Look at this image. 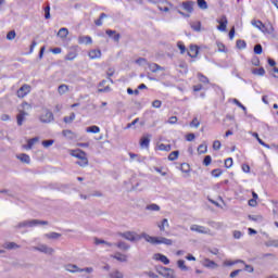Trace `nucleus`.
Instances as JSON below:
<instances>
[{
    "label": "nucleus",
    "mask_w": 278,
    "mask_h": 278,
    "mask_svg": "<svg viewBox=\"0 0 278 278\" xmlns=\"http://www.w3.org/2000/svg\"><path fill=\"white\" fill-rule=\"evenodd\" d=\"M141 238H143V240L150 244H165L166 247H173V241L165 237H152L147 235V232H142Z\"/></svg>",
    "instance_id": "nucleus-1"
},
{
    "label": "nucleus",
    "mask_w": 278,
    "mask_h": 278,
    "mask_svg": "<svg viewBox=\"0 0 278 278\" xmlns=\"http://www.w3.org/2000/svg\"><path fill=\"white\" fill-rule=\"evenodd\" d=\"M33 250L38 251L39 253H45V255H53L55 253V250L47 244L33 247Z\"/></svg>",
    "instance_id": "nucleus-9"
},
{
    "label": "nucleus",
    "mask_w": 278,
    "mask_h": 278,
    "mask_svg": "<svg viewBox=\"0 0 278 278\" xmlns=\"http://www.w3.org/2000/svg\"><path fill=\"white\" fill-rule=\"evenodd\" d=\"M198 8H200V10H207V1L205 0H198Z\"/></svg>",
    "instance_id": "nucleus-42"
},
{
    "label": "nucleus",
    "mask_w": 278,
    "mask_h": 278,
    "mask_svg": "<svg viewBox=\"0 0 278 278\" xmlns=\"http://www.w3.org/2000/svg\"><path fill=\"white\" fill-rule=\"evenodd\" d=\"M156 271L159 275L165 278H175V269L164 267V266H159L156 267Z\"/></svg>",
    "instance_id": "nucleus-6"
},
{
    "label": "nucleus",
    "mask_w": 278,
    "mask_h": 278,
    "mask_svg": "<svg viewBox=\"0 0 278 278\" xmlns=\"http://www.w3.org/2000/svg\"><path fill=\"white\" fill-rule=\"evenodd\" d=\"M112 257L114 260H117V262H127V255H125L121 252L115 253V255H112Z\"/></svg>",
    "instance_id": "nucleus-26"
},
{
    "label": "nucleus",
    "mask_w": 278,
    "mask_h": 278,
    "mask_svg": "<svg viewBox=\"0 0 278 278\" xmlns=\"http://www.w3.org/2000/svg\"><path fill=\"white\" fill-rule=\"evenodd\" d=\"M64 123H66L67 125H71V123H73V121H75V113H71L70 116H65L63 118Z\"/></svg>",
    "instance_id": "nucleus-43"
},
{
    "label": "nucleus",
    "mask_w": 278,
    "mask_h": 278,
    "mask_svg": "<svg viewBox=\"0 0 278 278\" xmlns=\"http://www.w3.org/2000/svg\"><path fill=\"white\" fill-rule=\"evenodd\" d=\"M38 225H49V222L40 220V219H28V220L20 222L15 226V229H25V227H38Z\"/></svg>",
    "instance_id": "nucleus-4"
},
{
    "label": "nucleus",
    "mask_w": 278,
    "mask_h": 278,
    "mask_svg": "<svg viewBox=\"0 0 278 278\" xmlns=\"http://www.w3.org/2000/svg\"><path fill=\"white\" fill-rule=\"evenodd\" d=\"M170 149H172L170 144L161 143L159 146V151H166V152H168V151H170Z\"/></svg>",
    "instance_id": "nucleus-48"
},
{
    "label": "nucleus",
    "mask_w": 278,
    "mask_h": 278,
    "mask_svg": "<svg viewBox=\"0 0 278 278\" xmlns=\"http://www.w3.org/2000/svg\"><path fill=\"white\" fill-rule=\"evenodd\" d=\"M148 68L151 71V73H157V71H164V67L160 66L156 63H148Z\"/></svg>",
    "instance_id": "nucleus-20"
},
{
    "label": "nucleus",
    "mask_w": 278,
    "mask_h": 278,
    "mask_svg": "<svg viewBox=\"0 0 278 278\" xmlns=\"http://www.w3.org/2000/svg\"><path fill=\"white\" fill-rule=\"evenodd\" d=\"M62 135L67 138L68 140H73V138H75V132H73L72 130H63Z\"/></svg>",
    "instance_id": "nucleus-34"
},
{
    "label": "nucleus",
    "mask_w": 278,
    "mask_h": 278,
    "mask_svg": "<svg viewBox=\"0 0 278 278\" xmlns=\"http://www.w3.org/2000/svg\"><path fill=\"white\" fill-rule=\"evenodd\" d=\"M199 81L202 84H210V79H207L203 74L199 73L198 74Z\"/></svg>",
    "instance_id": "nucleus-52"
},
{
    "label": "nucleus",
    "mask_w": 278,
    "mask_h": 278,
    "mask_svg": "<svg viewBox=\"0 0 278 278\" xmlns=\"http://www.w3.org/2000/svg\"><path fill=\"white\" fill-rule=\"evenodd\" d=\"M225 166H226V168H231V166H233V159H231V157L226 159Z\"/></svg>",
    "instance_id": "nucleus-56"
},
{
    "label": "nucleus",
    "mask_w": 278,
    "mask_h": 278,
    "mask_svg": "<svg viewBox=\"0 0 278 278\" xmlns=\"http://www.w3.org/2000/svg\"><path fill=\"white\" fill-rule=\"evenodd\" d=\"M188 55H189V58H197V55H199V47L190 46Z\"/></svg>",
    "instance_id": "nucleus-22"
},
{
    "label": "nucleus",
    "mask_w": 278,
    "mask_h": 278,
    "mask_svg": "<svg viewBox=\"0 0 278 278\" xmlns=\"http://www.w3.org/2000/svg\"><path fill=\"white\" fill-rule=\"evenodd\" d=\"M39 141H40L39 137H34L31 139H28L27 144L23 146V149H25L26 151H30V149L34 148V144H36Z\"/></svg>",
    "instance_id": "nucleus-14"
},
{
    "label": "nucleus",
    "mask_w": 278,
    "mask_h": 278,
    "mask_svg": "<svg viewBox=\"0 0 278 278\" xmlns=\"http://www.w3.org/2000/svg\"><path fill=\"white\" fill-rule=\"evenodd\" d=\"M90 60H99L101 58V50H91L89 51Z\"/></svg>",
    "instance_id": "nucleus-23"
},
{
    "label": "nucleus",
    "mask_w": 278,
    "mask_h": 278,
    "mask_svg": "<svg viewBox=\"0 0 278 278\" xmlns=\"http://www.w3.org/2000/svg\"><path fill=\"white\" fill-rule=\"evenodd\" d=\"M177 266L179 269H181L185 273L189 270L188 266H186V261H184V260H179L177 262Z\"/></svg>",
    "instance_id": "nucleus-36"
},
{
    "label": "nucleus",
    "mask_w": 278,
    "mask_h": 278,
    "mask_svg": "<svg viewBox=\"0 0 278 278\" xmlns=\"http://www.w3.org/2000/svg\"><path fill=\"white\" fill-rule=\"evenodd\" d=\"M146 210H148L149 212H160L161 207L160 205L152 203L146 206Z\"/></svg>",
    "instance_id": "nucleus-33"
},
{
    "label": "nucleus",
    "mask_w": 278,
    "mask_h": 278,
    "mask_svg": "<svg viewBox=\"0 0 278 278\" xmlns=\"http://www.w3.org/2000/svg\"><path fill=\"white\" fill-rule=\"evenodd\" d=\"M75 58H77V52L76 51H70L66 56L65 60L73 62V60H75Z\"/></svg>",
    "instance_id": "nucleus-39"
},
{
    "label": "nucleus",
    "mask_w": 278,
    "mask_h": 278,
    "mask_svg": "<svg viewBox=\"0 0 278 278\" xmlns=\"http://www.w3.org/2000/svg\"><path fill=\"white\" fill-rule=\"evenodd\" d=\"M155 260H159V262H162L163 264H165V266H168V264H170V260H168V257L164 254H155Z\"/></svg>",
    "instance_id": "nucleus-19"
},
{
    "label": "nucleus",
    "mask_w": 278,
    "mask_h": 278,
    "mask_svg": "<svg viewBox=\"0 0 278 278\" xmlns=\"http://www.w3.org/2000/svg\"><path fill=\"white\" fill-rule=\"evenodd\" d=\"M150 142H151V135L143 136L140 139V147H142V149H149Z\"/></svg>",
    "instance_id": "nucleus-17"
},
{
    "label": "nucleus",
    "mask_w": 278,
    "mask_h": 278,
    "mask_svg": "<svg viewBox=\"0 0 278 278\" xmlns=\"http://www.w3.org/2000/svg\"><path fill=\"white\" fill-rule=\"evenodd\" d=\"M152 108H156V109L162 108V101H160V100H154V101L152 102Z\"/></svg>",
    "instance_id": "nucleus-61"
},
{
    "label": "nucleus",
    "mask_w": 278,
    "mask_h": 278,
    "mask_svg": "<svg viewBox=\"0 0 278 278\" xmlns=\"http://www.w3.org/2000/svg\"><path fill=\"white\" fill-rule=\"evenodd\" d=\"M103 18H108V14H105V13H101L100 14V17L98 18V20H96V25L98 26V27H101V25H103Z\"/></svg>",
    "instance_id": "nucleus-38"
},
{
    "label": "nucleus",
    "mask_w": 278,
    "mask_h": 278,
    "mask_svg": "<svg viewBox=\"0 0 278 278\" xmlns=\"http://www.w3.org/2000/svg\"><path fill=\"white\" fill-rule=\"evenodd\" d=\"M213 149H214V151H219V149H220V142H219L218 140H215V141L213 142Z\"/></svg>",
    "instance_id": "nucleus-60"
},
{
    "label": "nucleus",
    "mask_w": 278,
    "mask_h": 278,
    "mask_svg": "<svg viewBox=\"0 0 278 278\" xmlns=\"http://www.w3.org/2000/svg\"><path fill=\"white\" fill-rule=\"evenodd\" d=\"M78 45H92V37L90 36H79Z\"/></svg>",
    "instance_id": "nucleus-18"
},
{
    "label": "nucleus",
    "mask_w": 278,
    "mask_h": 278,
    "mask_svg": "<svg viewBox=\"0 0 278 278\" xmlns=\"http://www.w3.org/2000/svg\"><path fill=\"white\" fill-rule=\"evenodd\" d=\"M253 137L256 138L257 142L262 144V147H265V149H273L275 148L274 146H269L266 142H264V140L260 139V135L257 132H253Z\"/></svg>",
    "instance_id": "nucleus-21"
},
{
    "label": "nucleus",
    "mask_w": 278,
    "mask_h": 278,
    "mask_svg": "<svg viewBox=\"0 0 278 278\" xmlns=\"http://www.w3.org/2000/svg\"><path fill=\"white\" fill-rule=\"evenodd\" d=\"M179 157V151H173L168 155L169 162H175Z\"/></svg>",
    "instance_id": "nucleus-40"
},
{
    "label": "nucleus",
    "mask_w": 278,
    "mask_h": 278,
    "mask_svg": "<svg viewBox=\"0 0 278 278\" xmlns=\"http://www.w3.org/2000/svg\"><path fill=\"white\" fill-rule=\"evenodd\" d=\"M252 64H253V66H260V58L254 56V58L252 59Z\"/></svg>",
    "instance_id": "nucleus-62"
},
{
    "label": "nucleus",
    "mask_w": 278,
    "mask_h": 278,
    "mask_svg": "<svg viewBox=\"0 0 278 278\" xmlns=\"http://www.w3.org/2000/svg\"><path fill=\"white\" fill-rule=\"evenodd\" d=\"M87 134H99L101 131V128L99 126H90L86 128Z\"/></svg>",
    "instance_id": "nucleus-35"
},
{
    "label": "nucleus",
    "mask_w": 278,
    "mask_h": 278,
    "mask_svg": "<svg viewBox=\"0 0 278 278\" xmlns=\"http://www.w3.org/2000/svg\"><path fill=\"white\" fill-rule=\"evenodd\" d=\"M219 25L217 26V29L219 31H227V16H223L222 20L218 21Z\"/></svg>",
    "instance_id": "nucleus-16"
},
{
    "label": "nucleus",
    "mask_w": 278,
    "mask_h": 278,
    "mask_svg": "<svg viewBox=\"0 0 278 278\" xmlns=\"http://www.w3.org/2000/svg\"><path fill=\"white\" fill-rule=\"evenodd\" d=\"M267 247H276V248H278V240L270 241L269 243H267Z\"/></svg>",
    "instance_id": "nucleus-64"
},
{
    "label": "nucleus",
    "mask_w": 278,
    "mask_h": 278,
    "mask_svg": "<svg viewBox=\"0 0 278 278\" xmlns=\"http://www.w3.org/2000/svg\"><path fill=\"white\" fill-rule=\"evenodd\" d=\"M177 47L180 50L181 54L186 53V46L181 41L177 42Z\"/></svg>",
    "instance_id": "nucleus-59"
},
{
    "label": "nucleus",
    "mask_w": 278,
    "mask_h": 278,
    "mask_svg": "<svg viewBox=\"0 0 278 278\" xmlns=\"http://www.w3.org/2000/svg\"><path fill=\"white\" fill-rule=\"evenodd\" d=\"M58 36H59V38H62V39L66 38L68 36V28L63 27V28L59 29Z\"/></svg>",
    "instance_id": "nucleus-31"
},
{
    "label": "nucleus",
    "mask_w": 278,
    "mask_h": 278,
    "mask_svg": "<svg viewBox=\"0 0 278 278\" xmlns=\"http://www.w3.org/2000/svg\"><path fill=\"white\" fill-rule=\"evenodd\" d=\"M271 75H273V77H275V79H278V68L277 67L273 68Z\"/></svg>",
    "instance_id": "nucleus-63"
},
{
    "label": "nucleus",
    "mask_w": 278,
    "mask_h": 278,
    "mask_svg": "<svg viewBox=\"0 0 278 278\" xmlns=\"http://www.w3.org/2000/svg\"><path fill=\"white\" fill-rule=\"evenodd\" d=\"M190 26L193 31H201V22H193L190 24Z\"/></svg>",
    "instance_id": "nucleus-41"
},
{
    "label": "nucleus",
    "mask_w": 278,
    "mask_h": 278,
    "mask_svg": "<svg viewBox=\"0 0 278 278\" xmlns=\"http://www.w3.org/2000/svg\"><path fill=\"white\" fill-rule=\"evenodd\" d=\"M199 125H201V122H199V118L194 117L192 122L190 123V127L199 128Z\"/></svg>",
    "instance_id": "nucleus-57"
},
{
    "label": "nucleus",
    "mask_w": 278,
    "mask_h": 278,
    "mask_svg": "<svg viewBox=\"0 0 278 278\" xmlns=\"http://www.w3.org/2000/svg\"><path fill=\"white\" fill-rule=\"evenodd\" d=\"M232 103H235V105H237L238 108H240L241 110H243L244 114H247V106H244L243 104H241L238 99H233Z\"/></svg>",
    "instance_id": "nucleus-50"
},
{
    "label": "nucleus",
    "mask_w": 278,
    "mask_h": 278,
    "mask_svg": "<svg viewBox=\"0 0 278 278\" xmlns=\"http://www.w3.org/2000/svg\"><path fill=\"white\" fill-rule=\"evenodd\" d=\"M237 48L238 49H247V41H244L242 39H238L237 40Z\"/></svg>",
    "instance_id": "nucleus-46"
},
{
    "label": "nucleus",
    "mask_w": 278,
    "mask_h": 278,
    "mask_svg": "<svg viewBox=\"0 0 278 278\" xmlns=\"http://www.w3.org/2000/svg\"><path fill=\"white\" fill-rule=\"evenodd\" d=\"M17 160H21L24 164H29L31 162L29 155L25 153L18 154Z\"/></svg>",
    "instance_id": "nucleus-25"
},
{
    "label": "nucleus",
    "mask_w": 278,
    "mask_h": 278,
    "mask_svg": "<svg viewBox=\"0 0 278 278\" xmlns=\"http://www.w3.org/2000/svg\"><path fill=\"white\" fill-rule=\"evenodd\" d=\"M202 266H204V268H211L212 270H216V268H218V264L210 258H204Z\"/></svg>",
    "instance_id": "nucleus-13"
},
{
    "label": "nucleus",
    "mask_w": 278,
    "mask_h": 278,
    "mask_svg": "<svg viewBox=\"0 0 278 278\" xmlns=\"http://www.w3.org/2000/svg\"><path fill=\"white\" fill-rule=\"evenodd\" d=\"M4 249H8L9 251H12L14 249H21V245L16 244L15 242H7L4 244Z\"/></svg>",
    "instance_id": "nucleus-32"
},
{
    "label": "nucleus",
    "mask_w": 278,
    "mask_h": 278,
    "mask_svg": "<svg viewBox=\"0 0 278 278\" xmlns=\"http://www.w3.org/2000/svg\"><path fill=\"white\" fill-rule=\"evenodd\" d=\"M68 90H71L70 88H68V85H60L59 86V88H58V92H59V94H66V92H68Z\"/></svg>",
    "instance_id": "nucleus-30"
},
{
    "label": "nucleus",
    "mask_w": 278,
    "mask_h": 278,
    "mask_svg": "<svg viewBox=\"0 0 278 278\" xmlns=\"http://www.w3.org/2000/svg\"><path fill=\"white\" fill-rule=\"evenodd\" d=\"M71 155L72 157H77V160H79L76 162L78 166H81L83 168L88 166V156L84 150H72Z\"/></svg>",
    "instance_id": "nucleus-3"
},
{
    "label": "nucleus",
    "mask_w": 278,
    "mask_h": 278,
    "mask_svg": "<svg viewBox=\"0 0 278 278\" xmlns=\"http://www.w3.org/2000/svg\"><path fill=\"white\" fill-rule=\"evenodd\" d=\"M251 25H253V27H256V29H260V31H262L263 34H269V36H271V34H275V27H273V24L266 25L260 20H252Z\"/></svg>",
    "instance_id": "nucleus-2"
},
{
    "label": "nucleus",
    "mask_w": 278,
    "mask_h": 278,
    "mask_svg": "<svg viewBox=\"0 0 278 278\" xmlns=\"http://www.w3.org/2000/svg\"><path fill=\"white\" fill-rule=\"evenodd\" d=\"M31 92V86L24 84L16 92L18 99H25Z\"/></svg>",
    "instance_id": "nucleus-11"
},
{
    "label": "nucleus",
    "mask_w": 278,
    "mask_h": 278,
    "mask_svg": "<svg viewBox=\"0 0 278 278\" xmlns=\"http://www.w3.org/2000/svg\"><path fill=\"white\" fill-rule=\"evenodd\" d=\"M26 116H29V113L25 112L24 110L18 111V114L16 115L18 127H22L23 123H25Z\"/></svg>",
    "instance_id": "nucleus-12"
},
{
    "label": "nucleus",
    "mask_w": 278,
    "mask_h": 278,
    "mask_svg": "<svg viewBox=\"0 0 278 278\" xmlns=\"http://www.w3.org/2000/svg\"><path fill=\"white\" fill-rule=\"evenodd\" d=\"M203 164H204V166H210L212 164V156L206 155L203 160Z\"/></svg>",
    "instance_id": "nucleus-58"
},
{
    "label": "nucleus",
    "mask_w": 278,
    "mask_h": 278,
    "mask_svg": "<svg viewBox=\"0 0 278 278\" xmlns=\"http://www.w3.org/2000/svg\"><path fill=\"white\" fill-rule=\"evenodd\" d=\"M182 8L186 12H189V14H192L194 11V2L193 1H185L182 2Z\"/></svg>",
    "instance_id": "nucleus-15"
},
{
    "label": "nucleus",
    "mask_w": 278,
    "mask_h": 278,
    "mask_svg": "<svg viewBox=\"0 0 278 278\" xmlns=\"http://www.w3.org/2000/svg\"><path fill=\"white\" fill-rule=\"evenodd\" d=\"M211 174H212L213 177H220V176L223 175V170L216 168V169H213V170L211 172Z\"/></svg>",
    "instance_id": "nucleus-55"
},
{
    "label": "nucleus",
    "mask_w": 278,
    "mask_h": 278,
    "mask_svg": "<svg viewBox=\"0 0 278 278\" xmlns=\"http://www.w3.org/2000/svg\"><path fill=\"white\" fill-rule=\"evenodd\" d=\"M135 62H136V64H138L139 66H144V64H149V63L147 62V59H144V58H139V59H137Z\"/></svg>",
    "instance_id": "nucleus-54"
},
{
    "label": "nucleus",
    "mask_w": 278,
    "mask_h": 278,
    "mask_svg": "<svg viewBox=\"0 0 278 278\" xmlns=\"http://www.w3.org/2000/svg\"><path fill=\"white\" fill-rule=\"evenodd\" d=\"M157 227L160 231H166V227H170V225L168 224V219H162L161 224H157Z\"/></svg>",
    "instance_id": "nucleus-28"
},
{
    "label": "nucleus",
    "mask_w": 278,
    "mask_h": 278,
    "mask_svg": "<svg viewBox=\"0 0 278 278\" xmlns=\"http://www.w3.org/2000/svg\"><path fill=\"white\" fill-rule=\"evenodd\" d=\"M252 74L258 75L260 77H264V75H266V70H264V67L253 68Z\"/></svg>",
    "instance_id": "nucleus-29"
},
{
    "label": "nucleus",
    "mask_w": 278,
    "mask_h": 278,
    "mask_svg": "<svg viewBox=\"0 0 278 278\" xmlns=\"http://www.w3.org/2000/svg\"><path fill=\"white\" fill-rule=\"evenodd\" d=\"M111 278H124L123 273H121L119 270H115L113 273L110 274Z\"/></svg>",
    "instance_id": "nucleus-51"
},
{
    "label": "nucleus",
    "mask_w": 278,
    "mask_h": 278,
    "mask_svg": "<svg viewBox=\"0 0 278 278\" xmlns=\"http://www.w3.org/2000/svg\"><path fill=\"white\" fill-rule=\"evenodd\" d=\"M119 236L121 238L128 240V242H136V240H140V238H142V235L138 236L134 231L119 232Z\"/></svg>",
    "instance_id": "nucleus-10"
},
{
    "label": "nucleus",
    "mask_w": 278,
    "mask_h": 278,
    "mask_svg": "<svg viewBox=\"0 0 278 278\" xmlns=\"http://www.w3.org/2000/svg\"><path fill=\"white\" fill-rule=\"evenodd\" d=\"M198 153H199L200 155H202L203 153H207V146H205V144H200V146L198 147Z\"/></svg>",
    "instance_id": "nucleus-47"
},
{
    "label": "nucleus",
    "mask_w": 278,
    "mask_h": 278,
    "mask_svg": "<svg viewBox=\"0 0 278 278\" xmlns=\"http://www.w3.org/2000/svg\"><path fill=\"white\" fill-rule=\"evenodd\" d=\"M94 244L99 245V244H105L106 247H114L113 243H110L103 239H99V238H96L94 239Z\"/></svg>",
    "instance_id": "nucleus-37"
},
{
    "label": "nucleus",
    "mask_w": 278,
    "mask_h": 278,
    "mask_svg": "<svg viewBox=\"0 0 278 278\" xmlns=\"http://www.w3.org/2000/svg\"><path fill=\"white\" fill-rule=\"evenodd\" d=\"M65 270H67V273H92V267H87V268H79L77 265L74 264H67L64 266Z\"/></svg>",
    "instance_id": "nucleus-5"
},
{
    "label": "nucleus",
    "mask_w": 278,
    "mask_h": 278,
    "mask_svg": "<svg viewBox=\"0 0 278 278\" xmlns=\"http://www.w3.org/2000/svg\"><path fill=\"white\" fill-rule=\"evenodd\" d=\"M14 38H16V31L15 30H11L7 34V40H14Z\"/></svg>",
    "instance_id": "nucleus-53"
},
{
    "label": "nucleus",
    "mask_w": 278,
    "mask_h": 278,
    "mask_svg": "<svg viewBox=\"0 0 278 278\" xmlns=\"http://www.w3.org/2000/svg\"><path fill=\"white\" fill-rule=\"evenodd\" d=\"M263 51H264V49L262 48V45L257 43V45L254 46L255 55H262Z\"/></svg>",
    "instance_id": "nucleus-44"
},
{
    "label": "nucleus",
    "mask_w": 278,
    "mask_h": 278,
    "mask_svg": "<svg viewBox=\"0 0 278 278\" xmlns=\"http://www.w3.org/2000/svg\"><path fill=\"white\" fill-rule=\"evenodd\" d=\"M55 142V140L50 139V140H43L41 142L42 147H45V149H49V147H52V144Z\"/></svg>",
    "instance_id": "nucleus-45"
},
{
    "label": "nucleus",
    "mask_w": 278,
    "mask_h": 278,
    "mask_svg": "<svg viewBox=\"0 0 278 278\" xmlns=\"http://www.w3.org/2000/svg\"><path fill=\"white\" fill-rule=\"evenodd\" d=\"M190 231H195V233H202L204 236H212V230L210 228L197 224L190 226Z\"/></svg>",
    "instance_id": "nucleus-8"
},
{
    "label": "nucleus",
    "mask_w": 278,
    "mask_h": 278,
    "mask_svg": "<svg viewBox=\"0 0 278 278\" xmlns=\"http://www.w3.org/2000/svg\"><path fill=\"white\" fill-rule=\"evenodd\" d=\"M45 238H48V240H58V238H62V235L60 232H49L45 235Z\"/></svg>",
    "instance_id": "nucleus-27"
},
{
    "label": "nucleus",
    "mask_w": 278,
    "mask_h": 278,
    "mask_svg": "<svg viewBox=\"0 0 278 278\" xmlns=\"http://www.w3.org/2000/svg\"><path fill=\"white\" fill-rule=\"evenodd\" d=\"M40 123H52L53 121V112H51L49 109H42L41 115L39 116Z\"/></svg>",
    "instance_id": "nucleus-7"
},
{
    "label": "nucleus",
    "mask_w": 278,
    "mask_h": 278,
    "mask_svg": "<svg viewBox=\"0 0 278 278\" xmlns=\"http://www.w3.org/2000/svg\"><path fill=\"white\" fill-rule=\"evenodd\" d=\"M115 247H117V249H121V251H129V249H131V247L127 244L125 241H119L118 243L115 244Z\"/></svg>",
    "instance_id": "nucleus-24"
},
{
    "label": "nucleus",
    "mask_w": 278,
    "mask_h": 278,
    "mask_svg": "<svg viewBox=\"0 0 278 278\" xmlns=\"http://www.w3.org/2000/svg\"><path fill=\"white\" fill-rule=\"evenodd\" d=\"M180 170H181V173H190V165L187 163H182L180 165Z\"/></svg>",
    "instance_id": "nucleus-49"
}]
</instances>
